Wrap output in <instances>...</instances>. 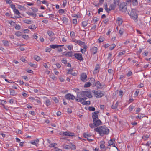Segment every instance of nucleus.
I'll return each mask as SVG.
<instances>
[{
    "mask_svg": "<svg viewBox=\"0 0 151 151\" xmlns=\"http://www.w3.org/2000/svg\"><path fill=\"white\" fill-rule=\"evenodd\" d=\"M84 96L89 98H91L92 96L90 92L87 91H81L78 93L77 96L76 98V101L78 102H81L85 101L87 99V98L86 97Z\"/></svg>",
    "mask_w": 151,
    "mask_h": 151,
    "instance_id": "f257e3e1",
    "label": "nucleus"
},
{
    "mask_svg": "<svg viewBox=\"0 0 151 151\" xmlns=\"http://www.w3.org/2000/svg\"><path fill=\"white\" fill-rule=\"evenodd\" d=\"M94 130L95 131L97 132L101 136H103L105 135H108L109 132V129L105 125L95 128Z\"/></svg>",
    "mask_w": 151,
    "mask_h": 151,
    "instance_id": "f03ea898",
    "label": "nucleus"
},
{
    "mask_svg": "<svg viewBox=\"0 0 151 151\" xmlns=\"http://www.w3.org/2000/svg\"><path fill=\"white\" fill-rule=\"evenodd\" d=\"M128 14L132 19L134 20L135 22H137L138 16L137 11L136 9H132L130 11L128 12Z\"/></svg>",
    "mask_w": 151,
    "mask_h": 151,
    "instance_id": "7ed1b4c3",
    "label": "nucleus"
},
{
    "mask_svg": "<svg viewBox=\"0 0 151 151\" xmlns=\"http://www.w3.org/2000/svg\"><path fill=\"white\" fill-rule=\"evenodd\" d=\"M92 92L94 93L95 96L97 98H101L104 96L103 92L100 90H93Z\"/></svg>",
    "mask_w": 151,
    "mask_h": 151,
    "instance_id": "20e7f679",
    "label": "nucleus"
},
{
    "mask_svg": "<svg viewBox=\"0 0 151 151\" xmlns=\"http://www.w3.org/2000/svg\"><path fill=\"white\" fill-rule=\"evenodd\" d=\"M119 9L122 12H125L127 9V3L126 2H122L119 5Z\"/></svg>",
    "mask_w": 151,
    "mask_h": 151,
    "instance_id": "39448f33",
    "label": "nucleus"
},
{
    "mask_svg": "<svg viewBox=\"0 0 151 151\" xmlns=\"http://www.w3.org/2000/svg\"><path fill=\"white\" fill-rule=\"evenodd\" d=\"M65 97L66 99L69 100H70V99L73 100L75 98V97L74 95L70 93L66 94L65 95Z\"/></svg>",
    "mask_w": 151,
    "mask_h": 151,
    "instance_id": "423d86ee",
    "label": "nucleus"
},
{
    "mask_svg": "<svg viewBox=\"0 0 151 151\" xmlns=\"http://www.w3.org/2000/svg\"><path fill=\"white\" fill-rule=\"evenodd\" d=\"M93 122H94V125H95V126L96 127L102 124L101 121L99 119L93 120Z\"/></svg>",
    "mask_w": 151,
    "mask_h": 151,
    "instance_id": "0eeeda50",
    "label": "nucleus"
},
{
    "mask_svg": "<svg viewBox=\"0 0 151 151\" xmlns=\"http://www.w3.org/2000/svg\"><path fill=\"white\" fill-rule=\"evenodd\" d=\"M74 56L78 60L82 61L83 60L81 54L80 53H75L74 55Z\"/></svg>",
    "mask_w": 151,
    "mask_h": 151,
    "instance_id": "6e6552de",
    "label": "nucleus"
},
{
    "mask_svg": "<svg viewBox=\"0 0 151 151\" xmlns=\"http://www.w3.org/2000/svg\"><path fill=\"white\" fill-rule=\"evenodd\" d=\"M99 111H96L92 113V117L93 120L98 119L97 114L99 113Z\"/></svg>",
    "mask_w": 151,
    "mask_h": 151,
    "instance_id": "1a4fd4ad",
    "label": "nucleus"
},
{
    "mask_svg": "<svg viewBox=\"0 0 151 151\" xmlns=\"http://www.w3.org/2000/svg\"><path fill=\"white\" fill-rule=\"evenodd\" d=\"M87 76L86 73H82L80 76L81 80L83 82H85L86 81V78H87Z\"/></svg>",
    "mask_w": 151,
    "mask_h": 151,
    "instance_id": "9d476101",
    "label": "nucleus"
},
{
    "mask_svg": "<svg viewBox=\"0 0 151 151\" xmlns=\"http://www.w3.org/2000/svg\"><path fill=\"white\" fill-rule=\"evenodd\" d=\"M62 134L63 135L69 136H73L74 135V133L70 132H63Z\"/></svg>",
    "mask_w": 151,
    "mask_h": 151,
    "instance_id": "9b49d317",
    "label": "nucleus"
},
{
    "mask_svg": "<svg viewBox=\"0 0 151 151\" xmlns=\"http://www.w3.org/2000/svg\"><path fill=\"white\" fill-rule=\"evenodd\" d=\"M104 86V84H101L99 81H96V87L97 89H101Z\"/></svg>",
    "mask_w": 151,
    "mask_h": 151,
    "instance_id": "f8f14e48",
    "label": "nucleus"
},
{
    "mask_svg": "<svg viewBox=\"0 0 151 151\" xmlns=\"http://www.w3.org/2000/svg\"><path fill=\"white\" fill-rule=\"evenodd\" d=\"M100 143L101 144L100 146V148L102 150L104 149L105 150H106V148L104 145L105 142L104 141H102L100 142Z\"/></svg>",
    "mask_w": 151,
    "mask_h": 151,
    "instance_id": "ddd939ff",
    "label": "nucleus"
},
{
    "mask_svg": "<svg viewBox=\"0 0 151 151\" xmlns=\"http://www.w3.org/2000/svg\"><path fill=\"white\" fill-rule=\"evenodd\" d=\"M72 41L75 42L79 45H84V42L81 41L80 40H77L76 39H73Z\"/></svg>",
    "mask_w": 151,
    "mask_h": 151,
    "instance_id": "4468645a",
    "label": "nucleus"
},
{
    "mask_svg": "<svg viewBox=\"0 0 151 151\" xmlns=\"http://www.w3.org/2000/svg\"><path fill=\"white\" fill-rule=\"evenodd\" d=\"M97 50L98 49L97 47H93L91 49V52L93 53V54H95L97 52Z\"/></svg>",
    "mask_w": 151,
    "mask_h": 151,
    "instance_id": "2eb2a0df",
    "label": "nucleus"
},
{
    "mask_svg": "<svg viewBox=\"0 0 151 151\" xmlns=\"http://www.w3.org/2000/svg\"><path fill=\"white\" fill-rule=\"evenodd\" d=\"M73 70L71 69L70 70H69L68 72L67 73V74H69L70 73L74 76H76L77 75V73L75 72H73Z\"/></svg>",
    "mask_w": 151,
    "mask_h": 151,
    "instance_id": "dca6fc26",
    "label": "nucleus"
},
{
    "mask_svg": "<svg viewBox=\"0 0 151 151\" xmlns=\"http://www.w3.org/2000/svg\"><path fill=\"white\" fill-rule=\"evenodd\" d=\"M63 46V45H50V47L51 48H52L53 49H55V48H57L59 47H61Z\"/></svg>",
    "mask_w": 151,
    "mask_h": 151,
    "instance_id": "f3484780",
    "label": "nucleus"
},
{
    "mask_svg": "<svg viewBox=\"0 0 151 151\" xmlns=\"http://www.w3.org/2000/svg\"><path fill=\"white\" fill-rule=\"evenodd\" d=\"M115 5L114 4H111L109 8V10H111L114 9L115 8Z\"/></svg>",
    "mask_w": 151,
    "mask_h": 151,
    "instance_id": "a211bd4d",
    "label": "nucleus"
},
{
    "mask_svg": "<svg viewBox=\"0 0 151 151\" xmlns=\"http://www.w3.org/2000/svg\"><path fill=\"white\" fill-rule=\"evenodd\" d=\"M118 21V23L119 25H121L122 24V18L120 17H118L117 18Z\"/></svg>",
    "mask_w": 151,
    "mask_h": 151,
    "instance_id": "6ab92c4d",
    "label": "nucleus"
},
{
    "mask_svg": "<svg viewBox=\"0 0 151 151\" xmlns=\"http://www.w3.org/2000/svg\"><path fill=\"white\" fill-rule=\"evenodd\" d=\"M81 102V104L83 105H87L90 104V101H83Z\"/></svg>",
    "mask_w": 151,
    "mask_h": 151,
    "instance_id": "aec40b11",
    "label": "nucleus"
},
{
    "mask_svg": "<svg viewBox=\"0 0 151 151\" xmlns=\"http://www.w3.org/2000/svg\"><path fill=\"white\" fill-rule=\"evenodd\" d=\"M115 141V140L114 139H111L108 142L109 145V146L113 144Z\"/></svg>",
    "mask_w": 151,
    "mask_h": 151,
    "instance_id": "412c9836",
    "label": "nucleus"
},
{
    "mask_svg": "<svg viewBox=\"0 0 151 151\" xmlns=\"http://www.w3.org/2000/svg\"><path fill=\"white\" fill-rule=\"evenodd\" d=\"M47 33L50 37L54 35V33L52 32L50 30H48L47 31Z\"/></svg>",
    "mask_w": 151,
    "mask_h": 151,
    "instance_id": "4be33fe9",
    "label": "nucleus"
},
{
    "mask_svg": "<svg viewBox=\"0 0 151 151\" xmlns=\"http://www.w3.org/2000/svg\"><path fill=\"white\" fill-rule=\"evenodd\" d=\"M65 56H68L69 57H72V52L70 51V52H67L66 54L64 55Z\"/></svg>",
    "mask_w": 151,
    "mask_h": 151,
    "instance_id": "5701e85b",
    "label": "nucleus"
},
{
    "mask_svg": "<svg viewBox=\"0 0 151 151\" xmlns=\"http://www.w3.org/2000/svg\"><path fill=\"white\" fill-rule=\"evenodd\" d=\"M50 78L53 79L54 80H56L57 78L55 77L53 74H51L50 75Z\"/></svg>",
    "mask_w": 151,
    "mask_h": 151,
    "instance_id": "b1692460",
    "label": "nucleus"
},
{
    "mask_svg": "<svg viewBox=\"0 0 151 151\" xmlns=\"http://www.w3.org/2000/svg\"><path fill=\"white\" fill-rule=\"evenodd\" d=\"M99 64H97L96 67H95V69H94V71L95 72L97 73V71H98V72H99Z\"/></svg>",
    "mask_w": 151,
    "mask_h": 151,
    "instance_id": "393cba45",
    "label": "nucleus"
},
{
    "mask_svg": "<svg viewBox=\"0 0 151 151\" xmlns=\"http://www.w3.org/2000/svg\"><path fill=\"white\" fill-rule=\"evenodd\" d=\"M15 91L12 89L10 90V94L11 95L14 96L15 95Z\"/></svg>",
    "mask_w": 151,
    "mask_h": 151,
    "instance_id": "a878e982",
    "label": "nucleus"
},
{
    "mask_svg": "<svg viewBox=\"0 0 151 151\" xmlns=\"http://www.w3.org/2000/svg\"><path fill=\"white\" fill-rule=\"evenodd\" d=\"M91 83L90 82H87L84 85V87L85 88H87L89 87L91 85Z\"/></svg>",
    "mask_w": 151,
    "mask_h": 151,
    "instance_id": "bb28decb",
    "label": "nucleus"
},
{
    "mask_svg": "<svg viewBox=\"0 0 151 151\" xmlns=\"http://www.w3.org/2000/svg\"><path fill=\"white\" fill-rule=\"evenodd\" d=\"M104 40V38L102 36H100L99 39L98 40L99 42H103Z\"/></svg>",
    "mask_w": 151,
    "mask_h": 151,
    "instance_id": "cd10ccee",
    "label": "nucleus"
},
{
    "mask_svg": "<svg viewBox=\"0 0 151 151\" xmlns=\"http://www.w3.org/2000/svg\"><path fill=\"white\" fill-rule=\"evenodd\" d=\"M133 4L134 6H137L138 5V2L137 0H132Z\"/></svg>",
    "mask_w": 151,
    "mask_h": 151,
    "instance_id": "c85d7f7f",
    "label": "nucleus"
},
{
    "mask_svg": "<svg viewBox=\"0 0 151 151\" xmlns=\"http://www.w3.org/2000/svg\"><path fill=\"white\" fill-rule=\"evenodd\" d=\"M88 24V22L87 21H84L82 22V25L83 27L86 26Z\"/></svg>",
    "mask_w": 151,
    "mask_h": 151,
    "instance_id": "c756f323",
    "label": "nucleus"
},
{
    "mask_svg": "<svg viewBox=\"0 0 151 151\" xmlns=\"http://www.w3.org/2000/svg\"><path fill=\"white\" fill-rule=\"evenodd\" d=\"M13 11L14 12L15 14H17L18 16V17H19V16H20L19 15L20 14V13L19 11L16 9H15V10H14Z\"/></svg>",
    "mask_w": 151,
    "mask_h": 151,
    "instance_id": "7c9ffc66",
    "label": "nucleus"
},
{
    "mask_svg": "<svg viewBox=\"0 0 151 151\" xmlns=\"http://www.w3.org/2000/svg\"><path fill=\"white\" fill-rule=\"evenodd\" d=\"M46 104L47 106H48L51 104V102L49 99H47L46 101Z\"/></svg>",
    "mask_w": 151,
    "mask_h": 151,
    "instance_id": "2f4dec72",
    "label": "nucleus"
},
{
    "mask_svg": "<svg viewBox=\"0 0 151 151\" xmlns=\"http://www.w3.org/2000/svg\"><path fill=\"white\" fill-rule=\"evenodd\" d=\"M115 46H116V45L115 44H112L111 46L109 47V50H112L114 48V47H115Z\"/></svg>",
    "mask_w": 151,
    "mask_h": 151,
    "instance_id": "473e14b6",
    "label": "nucleus"
},
{
    "mask_svg": "<svg viewBox=\"0 0 151 151\" xmlns=\"http://www.w3.org/2000/svg\"><path fill=\"white\" fill-rule=\"evenodd\" d=\"M4 45L5 46H8L9 45V42L7 41H3Z\"/></svg>",
    "mask_w": 151,
    "mask_h": 151,
    "instance_id": "72a5a7b5",
    "label": "nucleus"
},
{
    "mask_svg": "<svg viewBox=\"0 0 151 151\" xmlns=\"http://www.w3.org/2000/svg\"><path fill=\"white\" fill-rule=\"evenodd\" d=\"M70 149H71L72 150H75L76 149V146L73 144H71V145H70Z\"/></svg>",
    "mask_w": 151,
    "mask_h": 151,
    "instance_id": "f704fd0d",
    "label": "nucleus"
},
{
    "mask_svg": "<svg viewBox=\"0 0 151 151\" xmlns=\"http://www.w3.org/2000/svg\"><path fill=\"white\" fill-rule=\"evenodd\" d=\"M134 106L132 105H130L128 109L129 111L131 112L132 111L133 109L134 108Z\"/></svg>",
    "mask_w": 151,
    "mask_h": 151,
    "instance_id": "c9c22d12",
    "label": "nucleus"
},
{
    "mask_svg": "<svg viewBox=\"0 0 151 151\" xmlns=\"http://www.w3.org/2000/svg\"><path fill=\"white\" fill-rule=\"evenodd\" d=\"M63 147L64 148L66 149H70V145H63Z\"/></svg>",
    "mask_w": 151,
    "mask_h": 151,
    "instance_id": "e433bc0d",
    "label": "nucleus"
},
{
    "mask_svg": "<svg viewBox=\"0 0 151 151\" xmlns=\"http://www.w3.org/2000/svg\"><path fill=\"white\" fill-rule=\"evenodd\" d=\"M120 1L119 0H114V4L115 5H118Z\"/></svg>",
    "mask_w": 151,
    "mask_h": 151,
    "instance_id": "4c0bfd02",
    "label": "nucleus"
},
{
    "mask_svg": "<svg viewBox=\"0 0 151 151\" xmlns=\"http://www.w3.org/2000/svg\"><path fill=\"white\" fill-rule=\"evenodd\" d=\"M34 58L37 61H39L41 59V58L39 56L35 55L34 56Z\"/></svg>",
    "mask_w": 151,
    "mask_h": 151,
    "instance_id": "58836bf2",
    "label": "nucleus"
},
{
    "mask_svg": "<svg viewBox=\"0 0 151 151\" xmlns=\"http://www.w3.org/2000/svg\"><path fill=\"white\" fill-rule=\"evenodd\" d=\"M125 53V51L124 50L122 52H120L118 55V56L119 57H120L122 55L124 54Z\"/></svg>",
    "mask_w": 151,
    "mask_h": 151,
    "instance_id": "ea45409f",
    "label": "nucleus"
},
{
    "mask_svg": "<svg viewBox=\"0 0 151 151\" xmlns=\"http://www.w3.org/2000/svg\"><path fill=\"white\" fill-rule=\"evenodd\" d=\"M124 95V93L123 91L122 90H120L119 91V96H120L121 97H122Z\"/></svg>",
    "mask_w": 151,
    "mask_h": 151,
    "instance_id": "a19ab883",
    "label": "nucleus"
},
{
    "mask_svg": "<svg viewBox=\"0 0 151 151\" xmlns=\"http://www.w3.org/2000/svg\"><path fill=\"white\" fill-rule=\"evenodd\" d=\"M31 9L32 11L35 13H36V12H37L38 11V10L35 7H33Z\"/></svg>",
    "mask_w": 151,
    "mask_h": 151,
    "instance_id": "79ce46f5",
    "label": "nucleus"
},
{
    "mask_svg": "<svg viewBox=\"0 0 151 151\" xmlns=\"http://www.w3.org/2000/svg\"><path fill=\"white\" fill-rule=\"evenodd\" d=\"M21 32L19 31H18L15 33V35L16 36L18 37H19L21 35Z\"/></svg>",
    "mask_w": 151,
    "mask_h": 151,
    "instance_id": "37998d69",
    "label": "nucleus"
},
{
    "mask_svg": "<svg viewBox=\"0 0 151 151\" xmlns=\"http://www.w3.org/2000/svg\"><path fill=\"white\" fill-rule=\"evenodd\" d=\"M124 29H123L122 28H120V29L119 31V33L121 35H122L123 34L124 32Z\"/></svg>",
    "mask_w": 151,
    "mask_h": 151,
    "instance_id": "c03bdc74",
    "label": "nucleus"
},
{
    "mask_svg": "<svg viewBox=\"0 0 151 151\" xmlns=\"http://www.w3.org/2000/svg\"><path fill=\"white\" fill-rule=\"evenodd\" d=\"M24 22L27 24H30L31 23V21L29 20H24Z\"/></svg>",
    "mask_w": 151,
    "mask_h": 151,
    "instance_id": "a18cd8bd",
    "label": "nucleus"
},
{
    "mask_svg": "<svg viewBox=\"0 0 151 151\" xmlns=\"http://www.w3.org/2000/svg\"><path fill=\"white\" fill-rule=\"evenodd\" d=\"M88 110L89 111H94L95 110V109L93 107L91 106L89 107Z\"/></svg>",
    "mask_w": 151,
    "mask_h": 151,
    "instance_id": "49530a36",
    "label": "nucleus"
},
{
    "mask_svg": "<svg viewBox=\"0 0 151 151\" xmlns=\"http://www.w3.org/2000/svg\"><path fill=\"white\" fill-rule=\"evenodd\" d=\"M29 64L32 67H35L36 65L35 64L32 63L30 62L29 63Z\"/></svg>",
    "mask_w": 151,
    "mask_h": 151,
    "instance_id": "de8ad7c7",
    "label": "nucleus"
},
{
    "mask_svg": "<svg viewBox=\"0 0 151 151\" xmlns=\"http://www.w3.org/2000/svg\"><path fill=\"white\" fill-rule=\"evenodd\" d=\"M22 37L25 39H27L29 38V36L28 35H23Z\"/></svg>",
    "mask_w": 151,
    "mask_h": 151,
    "instance_id": "09e8293b",
    "label": "nucleus"
},
{
    "mask_svg": "<svg viewBox=\"0 0 151 151\" xmlns=\"http://www.w3.org/2000/svg\"><path fill=\"white\" fill-rule=\"evenodd\" d=\"M19 17H17L16 16H14V17H13L12 16V15H11L10 17L11 18L14 19L15 18H20L21 17L20 16H19Z\"/></svg>",
    "mask_w": 151,
    "mask_h": 151,
    "instance_id": "8fccbe9b",
    "label": "nucleus"
},
{
    "mask_svg": "<svg viewBox=\"0 0 151 151\" xmlns=\"http://www.w3.org/2000/svg\"><path fill=\"white\" fill-rule=\"evenodd\" d=\"M89 126L91 127V128H94L95 127V125H94V122L93 124L91 123L89 124Z\"/></svg>",
    "mask_w": 151,
    "mask_h": 151,
    "instance_id": "3c124183",
    "label": "nucleus"
},
{
    "mask_svg": "<svg viewBox=\"0 0 151 151\" xmlns=\"http://www.w3.org/2000/svg\"><path fill=\"white\" fill-rule=\"evenodd\" d=\"M57 145V144L55 143L51 144L50 145V147H54L55 146Z\"/></svg>",
    "mask_w": 151,
    "mask_h": 151,
    "instance_id": "603ef678",
    "label": "nucleus"
},
{
    "mask_svg": "<svg viewBox=\"0 0 151 151\" xmlns=\"http://www.w3.org/2000/svg\"><path fill=\"white\" fill-rule=\"evenodd\" d=\"M132 74V73L131 71H129L127 74V76L128 77H129Z\"/></svg>",
    "mask_w": 151,
    "mask_h": 151,
    "instance_id": "864d4df0",
    "label": "nucleus"
},
{
    "mask_svg": "<svg viewBox=\"0 0 151 151\" xmlns=\"http://www.w3.org/2000/svg\"><path fill=\"white\" fill-rule=\"evenodd\" d=\"M83 45V49H84V52H85L86 51V49L87 48V45H86L84 43V45Z\"/></svg>",
    "mask_w": 151,
    "mask_h": 151,
    "instance_id": "5fc2aeb1",
    "label": "nucleus"
},
{
    "mask_svg": "<svg viewBox=\"0 0 151 151\" xmlns=\"http://www.w3.org/2000/svg\"><path fill=\"white\" fill-rule=\"evenodd\" d=\"M70 35L71 37H74L75 36V32L73 31L70 32Z\"/></svg>",
    "mask_w": 151,
    "mask_h": 151,
    "instance_id": "6e6d98bb",
    "label": "nucleus"
},
{
    "mask_svg": "<svg viewBox=\"0 0 151 151\" xmlns=\"http://www.w3.org/2000/svg\"><path fill=\"white\" fill-rule=\"evenodd\" d=\"M58 12L59 13H61V14H62V13H64L65 12L64 10L63 9H60V10H59L58 11Z\"/></svg>",
    "mask_w": 151,
    "mask_h": 151,
    "instance_id": "4d7b16f0",
    "label": "nucleus"
},
{
    "mask_svg": "<svg viewBox=\"0 0 151 151\" xmlns=\"http://www.w3.org/2000/svg\"><path fill=\"white\" fill-rule=\"evenodd\" d=\"M139 93V91H138V90H137L135 93H134V96H138V93Z\"/></svg>",
    "mask_w": 151,
    "mask_h": 151,
    "instance_id": "13d9d810",
    "label": "nucleus"
},
{
    "mask_svg": "<svg viewBox=\"0 0 151 151\" xmlns=\"http://www.w3.org/2000/svg\"><path fill=\"white\" fill-rule=\"evenodd\" d=\"M73 23L76 24H77V20L76 19H74L73 20Z\"/></svg>",
    "mask_w": 151,
    "mask_h": 151,
    "instance_id": "bf43d9fd",
    "label": "nucleus"
},
{
    "mask_svg": "<svg viewBox=\"0 0 151 151\" xmlns=\"http://www.w3.org/2000/svg\"><path fill=\"white\" fill-rule=\"evenodd\" d=\"M149 137V135H147L145 136V137L144 138V139L145 140H147Z\"/></svg>",
    "mask_w": 151,
    "mask_h": 151,
    "instance_id": "052dcab7",
    "label": "nucleus"
},
{
    "mask_svg": "<svg viewBox=\"0 0 151 151\" xmlns=\"http://www.w3.org/2000/svg\"><path fill=\"white\" fill-rule=\"evenodd\" d=\"M99 20V19L96 17H95L94 18L93 21L94 22V23H96Z\"/></svg>",
    "mask_w": 151,
    "mask_h": 151,
    "instance_id": "680f3d73",
    "label": "nucleus"
},
{
    "mask_svg": "<svg viewBox=\"0 0 151 151\" xmlns=\"http://www.w3.org/2000/svg\"><path fill=\"white\" fill-rule=\"evenodd\" d=\"M62 62L63 63L65 64H66L67 63V61L65 59H63L62 60Z\"/></svg>",
    "mask_w": 151,
    "mask_h": 151,
    "instance_id": "e2e57ef3",
    "label": "nucleus"
},
{
    "mask_svg": "<svg viewBox=\"0 0 151 151\" xmlns=\"http://www.w3.org/2000/svg\"><path fill=\"white\" fill-rule=\"evenodd\" d=\"M29 113L32 115H35L36 114H35V112L34 111H30L29 112Z\"/></svg>",
    "mask_w": 151,
    "mask_h": 151,
    "instance_id": "0e129e2a",
    "label": "nucleus"
},
{
    "mask_svg": "<svg viewBox=\"0 0 151 151\" xmlns=\"http://www.w3.org/2000/svg\"><path fill=\"white\" fill-rule=\"evenodd\" d=\"M11 7L13 9V10H15V9H16L15 5H14V4L11 5Z\"/></svg>",
    "mask_w": 151,
    "mask_h": 151,
    "instance_id": "69168bd1",
    "label": "nucleus"
},
{
    "mask_svg": "<svg viewBox=\"0 0 151 151\" xmlns=\"http://www.w3.org/2000/svg\"><path fill=\"white\" fill-rule=\"evenodd\" d=\"M103 11V9L102 8H100L98 9V13L100 14L101 12H102Z\"/></svg>",
    "mask_w": 151,
    "mask_h": 151,
    "instance_id": "338daca9",
    "label": "nucleus"
},
{
    "mask_svg": "<svg viewBox=\"0 0 151 151\" xmlns=\"http://www.w3.org/2000/svg\"><path fill=\"white\" fill-rule=\"evenodd\" d=\"M151 144V141H149L147 142L146 144L145 145L146 146H149Z\"/></svg>",
    "mask_w": 151,
    "mask_h": 151,
    "instance_id": "774afa93",
    "label": "nucleus"
}]
</instances>
